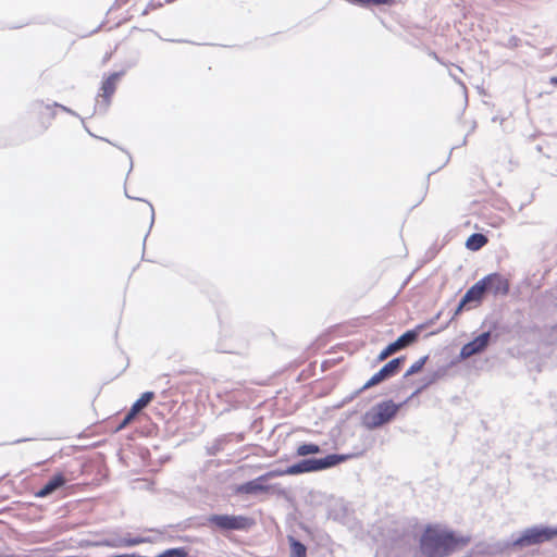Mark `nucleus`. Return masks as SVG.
<instances>
[{
  "label": "nucleus",
  "instance_id": "nucleus-4",
  "mask_svg": "<svg viewBox=\"0 0 557 557\" xmlns=\"http://www.w3.org/2000/svg\"><path fill=\"white\" fill-rule=\"evenodd\" d=\"M557 537V527L533 525L524 529L519 536L512 539L511 545L515 547H527L549 542Z\"/></svg>",
  "mask_w": 557,
  "mask_h": 557
},
{
  "label": "nucleus",
  "instance_id": "nucleus-18",
  "mask_svg": "<svg viewBox=\"0 0 557 557\" xmlns=\"http://www.w3.org/2000/svg\"><path fill=\"white\" fill-rule=\"evenodd\" d=\"M428 356H423L421 358H419L414 363H412L410 366V368L406 371L404 377H408V376H411L416 373H418L419 371L422 370V368L424 367V364L426 363L428 361Z\"/></svg>",
  "mask_w": 557,
  "mask_h": 557
},
{
  "label": "nucleus",
  "instance_id": "nucleus-28",
  "mask_svg": "<svg viewBox=\"0 0 557 557\" xmlns=\"http://www.w3.org/2000/svg\"><path fill=\"white\" fill-rule=\"evenodd\" d=\"M25 440H17L15 441L14 443H21V442H24Z\"/></svg>",
  "mask_w": 557,
  "mask_h": 557
},
{
  "label": "nucleus",
  "instance_id": "nucleus-22",
  "mask_svg": "<svg viewBox=\"0 0 557 557\" xmlns=\"http://www.w3.org/2000/svg\"><path fill=\"white\" fill-rule=\"evenodd\" d=\"M264 475H267V480L270 479V478H274V476H283V475H289L287 472H285V469L283 470H273V471H270L268 473H265Z\"/></svg>",
  "mask_w": 557,
  "mask_h": 557
},
{
  "label": "nucleus",
  "instance_id": "nucleus-14",
  "mask_svg": "<svg viewBox=\"0 0 557 557\" xmlns=\"http://www.w3.org/2000/svg\"><path fill=\"white\" fill-rule=\"evenodd\" d=\"M154 397L153 392H145L132 406V413H139Z\"/></svg>",
  "mask_w": 557,
  "mask_h": 557
},
{
  "label": "nucleus",
  "instance_id": "nucleus-16",
  "mask_svg": "<svg viewBox=\"0 0 557 557\" xmlns=\"http://www.w3.org/2000/svg\"><path fill=\"white\" fill-rule=\"evenodd\" d=\"M487 243V238L480 233L472 234L466 242V246L470 250H479Z\"/></svg>",
  "mask_w": 557,
  "mask_h": 557
},
{
  "label": "nucleus",
  "instance_id": "nucleus-24",
  "mask_svg": "<svg viewBox=\"0 0 557 557\" xmlns=\"http://www.w3.org/2000/svg\"><path fill=\"white\" fill-rule=\"evenodd\" d=\"M389 0H369V5L371 3H374V4H386L388 3Z\"/></svg>",
  "mask_w": 557,
  "mask_h": 557
},
{
  "label": "nucleus",
  "instance_id": "nucleus-21",
  "mask_svg": "<svg viewBox=\"0 0 557 557\" xmlns=\"http://www.w3.org/2000/svg\"><path fill=\"white\" fill-rule=\"evenodd\" d=\"M226 442L225 437H220L214 441V443L208 448V454L210 456H215L219 451L222 450L224 443Z\"/></svg>",
  "mask_w": 557,
  "mask_h": 557
},
{
  "label": "nucleus",
  "instance_id": "nucleus-3",
  "mask_svg": "<svg viewBox=\"0 0 557 557\" xmlns=\"http://www.w3.org/2000/svg\"><path fill=\"white\" fill-rule=\"evenodd\" d=\"M351 455L331 454L324 458H307L302 459L285 469L290 475H297L309 472H318L337 466L348 460Z\"/></svg>",
  "mask_w": 557,
  "mask_h": 557
},
{
  "label": "nucleus",
  "instance_id": "nucleus-15",
  "mask_svg": "<svg viewBox=\"0 0 557 557\" xmlns=\"http://www.w3.org/2000/svg\"><path fill=\"white\" fill-rule=\"evenodd\" d=\"M290 545V557H307V547L300 541L293 536H288Z\"/></svg>",
  "mask_w": 557,
  "mask_h": 557
},
{
  "label": "nucleus",
  "instance_id": "nucleus-2",
  "mask_svg": "<svg viewBox=\"0 0 557 557\" xmlns=\"http://www.w3.org/2000/svg\"><path fill=\"white\" fill-rule=\"evenodd\" d=\"M406 401L396 404L393 400H384L362 416V425L368 430H375L391 422Z\"/></svg>",
  "mask_w": 557,
  "mask_h": 557
},
{
  "label": "nucleus",
  "instance_id": "nucleus-1",
  "mask_svg": "<svg viewBox=\"0 0 557 557\" xmlns=\"http://www.w3.org/2000/svg\"><path fill=\"white\" fill-rule=\"evenodd\" d=\"M467 540L437 527H428L420 539V550L425 557H446Z\"/></svg>",
  "mask_w": 557,
  "mask_h": 557
},
{
  "label": "nucleus",
  "instance_id": "nucleus-6",
  "mask_svg": "<svg viewBox=\"0 0 557 557\" xmlns=\"http://www.w3.org/2000/svg\"><path fill=\"white\" fill-rule=\"evenodd\" d=\"M404 361L405 357L394 358L391 361H388L385 366H383L380 369V371H377L374 375L371 376V379L362 386L361 391L368 389L381 383L382 381L394 376L398 372Z\"/></svg>",
  "mask_w": 557,
  "mask_h": 557
},
{
  "label": "nucleus",
  "instance_id": "nucleus-9",
  "mask_svg": "<svg viewBox=\"0 0 557 557\" xmlns=\"http://www.w3.org/2000/svg\"><path fill=\"white\" fill-rule=\"evenodd\" d=\"M484 288L494 296H506L509 293V281L499 273H492L482 278Z\"/></svg>",
  "mask_w": 557,
  "mask_h": 557
},
{
  "label": "nucleus",
  "instance_id": "nucleus-7",
  "mask_svg": "<svg viewBox=\"0 0 557 557\" xmlns=\"http://www.w3.org/2000/svg\"><path fill=\"white\" fill-rule=\"evenodd\" d=\"M418 331L410 330L400 335L395 342L387 345L377 356V361H383L388 358L391 355L408 347L412 343H414L418 338Z\"/></svg>",
  "mask_w": 557,
  "mask_h": 557
},
{
  "label": "nucleus",
  "instance_id": "nucleus-26",
  "mask_svg": "<svg viewBox=\"0 0 557 557\" xmlns=\"http://www.w3.org/2000/svg\"><path fill=\"white\" fill-rule=\"evenodd\" d=\"M550 83L554 84V85H557V76H553L550 78Z\"/></svg>",
  "mask_w": 557,
  "mask_h": 557
},
{
  "label": "nucleus",
  "instance_id": "nucleus-12",
  "mask_svg": "<svg viewBox=\"0 0 557 557\" xmlns=\"http://www.w3.org/2000/svg\"><path fill=\"white\" fill-rule=\"evenodd\" d=\"M267 481V475H260L255 480L248 481L238 487V492L243 494H257L267 492L269 487L263 484Z\"/></svg>",
  "mask_w": 557,
  "mask_h": 557
},
{
  "label": "nucleus",
  "instance_id": "nucleus-20",
  "mask_svg": "<svg viewBox=\"0 0 557 557\" xmlns=\"http://www.w3.org/2000/svg\"><path fill=\"white\" fill-rule=\"evenodd\" d=\"M436 380H437V374L436 373H432L431 375L424 377L422 385L412 393V395L409 397V399H411L412 397L418 395L423 388H425L429 385L433 384Z\"/></svg>",
  "mask_w": 557,
  "mask_h": 557
},
{
  "label": "nucleus",
  "instance_id": "nucleus-11",
  "mask_svg": "<svg viewBox=\"0 0 557 557\" xmlns=\"http://www.w3.org/2000/svg\"><path fill=\"white\" fill-rule=\"evenodd\" d=\"M486 290L484 288V281H482L481 278L466 292V294L463 295L462 299L459 302L456 313H458L467 304H479Z\"/></svg>",
  "mask_w": 557,
  "mask_h": 557
},
{
  "label": "nucleus",
  "instance_id": "nucleus-23",
  "mask_svg": "<svg viewBox=\"0 0 557 557\" xmlns=\"http://www.w3.org/2000/svg\"><path fill=\"white\" fill-rule=\"evenodd\" d=\"M136 414H133L132 413V409L127 412V414L125 416V418L123 419L121 425L119 429H122L124 428L125 425H127L134 418H135Z\"/></svg>",
  "mask_w": 557,
  "mask_h": 557
},
{
  "label": "nucleus",
  "instance_id": "nucleus-8",
  "mask_svg": "<svg viewBox=\"0 0 557 557\" xmlns=\"http://www.w3.org/2000/svg\"><path fill=\"white\" fill-rule=\"evenodd\" d=\"M122 75H123L122 72H114L102 83V86H101L102 94L100 95L102 100H97V103L95 106L96 111H100V112L107 111V109L110 106V98L114 94L115 88H116V83Z\"/></svg>",
  "mask_w": 557,
  "mask_h": 557
},
{
  "label": "nucleus",
  "instance_id": "nucleus-25",
  "mask_svg": "<svg viewBox=\"0 0 557 557\" xmlns=\"http://www.w3.org/2000/svg\"><path fill=\"white\" fill-rule=\"evenodd\" d=\"M149 207H150V211H151V223H153V220H154V210H153V207L149 203Z\"/></svg>",
  "mask_w": 557,
  "mask_h": 557
},
{
  "label": "nucleus",
  "instance_id": "nucleus-19",
  "mask_svg": "<svg viewBox=\"0 0 557 557\" xmlns=\"http://www.w3.org/2000/svg\"><path fill=\"white\" fill-rule=\"evenodd\" d=\"M146 540L143 539V537H123L119 541L117 544H115V546H124V547H132V546H136L138 544H141V543H145Z\"/></svg>",
  "mask_w": 557,
  "mask_h": 557
},
{
  "label": "nucleus",
  "instance_id": "nucleus-5",
  "mask_svg": "<svg viewBox=\"0 0 557 557\" xmlns=\"http://www.w3.org/2000/svg\"><path fill=\"white\" fill-rule=\"evenodd\" d=\"M207 524L221 531L248 530L252 519L246 516L211 515L207 518Z\"/></svg>",
  "mask_w": 557,
  "mask_h": 557
},
{
  "label": "nucleus",
  "instance_id": "nucleus-13",
  "mask_svg": "<svg viewBox=\"0 0 557 557\" xmlns=\"http://www.w3.org/2000/svg\"><path fill=\"white\" fill-rule=\"evenodd\" d=\"M65 482L66 480L63 474H55L38 492H36V496L41 498L47 497L58 488L62 487Z\"/></svg>",
  "mask_w": 557,
  "mask_h": 557
},
{
  "label": "nucleus",
  "instance_id": "nucleus-17",
  "mask_svg": "<svg viewBox=\"0 0 557 557\" xmlns=\"http://www.w3.org/2000/svg\"><path fill=\"white\" fill-rule=\"evenodd\" d=\"M320 451H321V448L319 445L313 444V443H304L297 447L296 456L306 457L308 455L319 454Z\"/></svg>",
  "mask_w": 557,
  "mask_h": 557
},
{
  "label": "nucleus",
  "instance_id": "nucleus-27",
  "mask_svg": "<svg viewBox=\"0 0 557 557\" xmlns=\"http://www.w3.org/2000/svg\"><path fill=\"white\" fill-rule=\"evenodd\" d=\"M62 109L66 112H70V110L66 107H62Z\"/></svg>",
  "mask_w": 557,
  "mask_h": 557
},
{
  "label": "nucleus",
  "instance_id": "nucleus-10",
  "mask_svg": "<svg viewBox=\"0 0 557 557\" xmlns=\"http://www.w3.org/2000/svg\"><path fill=\"white\" fill-rule=\"evenodd\" d=\"M491 339V332H483L473 341L465 344L460 349V357L468 359L476 354L482 352L488 345Z\"/></svg>",
  "mask_w": 557,
  "mask_h": 557
}]
</instances>
